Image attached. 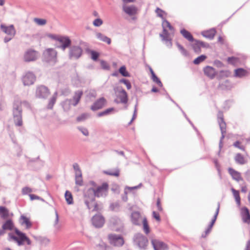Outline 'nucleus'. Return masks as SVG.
<instances>
[{"instance_id": "obj_36", "label": "nucleus", "mask_w": 250, "mask_h": 250, "mask_svg": "<svg viewBox=\"0 0 250 250\" xmlns=\"http://www.w3.org/2000/svg\"><path fill=\"white\" fill-rule=\"evenodd\" d=\"M57 94V92H55L52 97L49 100V102L47 105L48 109H52L53 108V106L56 102Z\"/></svg>"}, {"instance_id": "obj_41", "label": "nucleus", "mask_w": 250, "mask_h": 250, "mask_svg": "<svg viewBox=\"0 0 250 250\" xmlns=\"http://www.w3.org/2000/svg\"><path fill=\"white\" fill-rule=\"evenodd\" d=\"M234 159L236 163L240 165H244L246 162L244 156L240 153H237Z\"/></svg>"}, {"instance_id": "obj_13", "label": "nucleus", "mask_w": 250, "mask_h": 250, "mask_svg": "<svg viewBox=\"0 0 250 250\" xmlns=\"http://www.w3.org/2000/svg\"><path fill=\"white\" fill-rule=\"evenodd\" d=\"M43 57L47 62L54 61L57 57V52L54 49L48 48L43 52Z\"/></svg>"}, {"instance_id": "obj_5", "label": "nucleus", "mask_w": 250, "mask_h": 250, "mask_svg": "<svg viewBox=\"0 0 250 250\" xmlns=\"http://www.w3.org/2000/svg\"><path fill=\"white\" fill-rule=\"evenodd\" d=\"M218 122L219 125L220 129L221 132V137L219 142V149L220 150L223 147V140L225 138V134L226 133V124L224 120V116L223 112L219 111L217 114Z\"/></svg>"}, {"instance_id": "obj_47", "label": "nucleus", "mask_w": 250, "mask_h": 250, "mask_svg": "<svg viewBox=\"0 0 250 250\" xmlns=\"http://www.w3.org/2000/svg\"><path fill=\"white\" fill-rule=\"evenodd\" d=\"M176 45L178 48L181 53L185 57H188L189 55L188 51L184 48V47L178 42L176 43Z\"/></svg>"}, {"instance_id": "obj_38", "label": "nucleus", "mask_w": 250, "mask_h": 250, "mask_svg": "<svg viewBox=\"0 0 250 250\" xmlns=\"http://www.w3.org/2000/svg\"><path fill=\"white\" fill-rule=\"evenodd\" d=\"M8 216V210L5 207L0 206V217L3 219H6Z\"/></svg>"}, {"instance_id": "obj_39", "label": "nucleus", "mask_w": 250, "mask_h": 250, "mask_svg": "<svg viewBox=\"0 0 250 250\" xmlns=\"http://www.w3.org/2000/svg\"><path fill=\"white\" fill-rule=\"evenodd\" d=\"M96 248L98 250H109L111 249L110 246L107 245L103 241H101L98 244L96 245Z\"/></svg>"}, {"instance_id": "obj_56", "label": "nucleus", "mask_w": 250, "mask_h": 250, "mask_svg": "<svg viewBox=\"0 0 250 250\" xmlns=\"http://www.w3.org/2000/svg\"><path fill=\"white\" fill-rule=\"evenodd\" d=\"M32 192V189L28 187H24L22 188L21 192L23 195H26L29 193Z\"/></svg>"}, {"instance_id": "obj_16", "label": "nucleus", "mask_w": 250, "mask_h": 250, "mask_svg": "<svg viewBox=\"0 0 250 250\" xmlns=\"http://www.w3.org/2000/svg\"><path fill=\"white\" fill-rule=\"evenodd\" d=\"M36 80L35 75L31 72H28L22 77V82L24 85L33 84Z\"/></svg>"}, {"instance_id": "obj_11", "label": "nucleus", "mask_w": 250, "mask_h": 250, "mask_svg": "<svg viewBox=\"0 0 250 250\" xmlns=\"http://www.w3.org/2000/svg\"><path fill=\"white\" fill-rule=\"evenodd\" d=\"M191 46L194 52L199 54L201 52V47L208 48L209 47V44L202 41L195 40L191 42Z\"/></svg>"}, {"instance_id": "obj_51", "label": "nucleus", "mask_w": 250, "mask_h": 250, "mask_svg": "<svg viewBox=\"0 0 250 250\" xmlns=\"http://www.w3.org/2000/svg\"><path fill=\"white\" fill-rule=\"evenodd\" d=\"M151 78L153 82L157 84L159 86H163L162 83L155 74H153L152 76H151Z\"/></svg>"}, {"instance_id": "obj_6", "label": "nucleus", "mask_w": 250, "mask_h": 250, "mask_svg": "<svg viewBox=\"0 0 250 250\" xmlns=\"http://www.w3.org/2000/svg\"><path fill=\"white\" fill-rule=\"evenodd\" d=\"M107 239L109 243L115 247H121L125 243L124 239L121 234L109 233Z\"/></svg>"}, {"instance_id": "obj_9", "label": "nucleus", "mask_w": 250, "mask_h": 250, "mask_svg": "<svg viewBox=\"0 0 250 250\" xmlns=\"http://www.w3.org/2000/svg\"><path fill=\"white\" fill-rule=\"evenodd\" d=\"M134 243L141 249H146L148 240L147 238L141 233L136 234L133 238Z\"/></svg>"}, {"instance_id": "obj_20", "label": "nucleus", "mask_w": 250, "mask_h": 250, "mask_svg": "<svg viewBox=\"0 0 250 250\" xmlns=\"http://www.w3.org/2000/svg\"><path fill=\"white\" fill-rule=\"evenodd\" d=\"M1 30L8 35L13 37L16 34V30L13 25L11 24L9 26H6L4 24L0 25Z\"/></svg>"}, {"instance_id": "obj_35", "label": "nucleus", "mask_w": 250, "mask_h": 250, "mask_svg": "<svg viewBox=\"0 0 250 250\" xmlns=\"http://www.w3.org/2000/svg\"><path fill=\"white\" fill-rule=\"evenodd\" d=\"M35 238L36 240L37 241H38L41 245L43 246H47L50 242L49 239L46 237L39 236V237H35Z\"/></svg>"}, {"instance_id": "obj_22", "label": "nucleus", "mask_w": 250, "mask_h": 250, "mask_svg": "<svg viewBox=\"0 0 250 250\" xmlns=\"http://www.w3.org/2000/svg\"><path fill=\"white\" fill-rule=\"evenodd\" d=\"M123 11L130 16L135 15L137 13V8L134 5L123 6Z\"/></svg>"}, {"instance_id": "obj_49", "label": "nucleus", "mask_w": 250, "mask_h": 250, "mask_svg": "<svg viewBox=\"0 0 250 250\" xmlns=\"http://www.w3.org/2000/svg\"><path fill=\"white\" fill-rule=\"evenodd\" d=\"M207 58V56L205 55H202L196 58L194 61L193 63L195 64H199L201 62H203Z\"/></svg>"}, {"instance_id": "obj_46", "label": "nucleus", "mask_w": 250, "mask_h": 250, "mask_svg": "<svg viewBox=\"0 0 250 250\" xmlns=\"http://www.w3.org/2000/svg\"><path fill=\"white\" fill-rule=\"evenodd\" d=\"M55 220L54 223V228L56 230H59L61 228V225L59 223V214L57 211H55Z\"/></svg>"}, {"instance_id": "obj_50", "label": "nucleus", "mask_w": 250, "mask_h": 250, "mask_svg": "<svg viewBox=\"0 0 250 250\" xmlns=\"http://www.w3.org/2000/svg\"><path fill=\"white\" fill-rule=\"evenodd\" d=\"M227 61L229 63L235 65L238 62L239 59L234 57H229L228 58Z\"/></svg>"}, {"instance_id": "obj_62", "label": "nucleus", "mask_w": 250, "mask_h": 250, "mask_svg": "<svg viewBox=\"0 0 250 250\" xmlns=\"http://www.w3.org/2000/svg\"><path fill=\"white\" fill-rule=\"evenodd\" d=\"M90 210L92 211H98L99 210L98 204L95 202V201L92 204V208Z\"/></svg>"}, {"instance_id": "obj_21", "label": "nucleus", "mask_w": 250, "mask_h": 250, "mask_svg": "<svg viewBox=\"0 0 250 250\" xmlns=\"http://www.w3.org/2000/svg\"><path fill=\"white\" fill-rule=\"evenodd\" d=\"M163 28V33L160 34V37L162 38L163 41L165 42L166 45L169 47H171L172 46L171 40L169 39V33L166 28Z\"/></svg>"}, {"instance_id": "obj_58", "label": "nucleus", "mask_w": 250, "mask_h": 250, "mask_svg": "<svg viewBox=\"0 0 250 250\" xmlns=\"http://www.w3.org/2000/svg\"><path fill=\"white\" fill-rule=\"evenodd\" d=\"M142 186V184L140 183L138 186H134V187H126L125 188V189L127 191V190L131 191L132 190L134 189H137L139 188H140Z\"/></svg>"}, {"instance_id": "obj_64", "label": "nucleus", "mask_w": 250, "mask_h": 250, "mask_svg": "<svg viewBox=\"0 0 250 250\" xmlns=\"http://www.w3.org/2000/svg\"><path fill=\"white\" fill-rule=\"evenodd\" d=\"M152 216H153V217L157 221H158L159 222L161 221V218H160L159 214L158 213L156 212V211H153Z\"/></svg>"}, {"instance_id": "obj_43", "label": "nucleus", "mask_w": 250, "mask_h": 250, "mask_svg": "<svg viewBox=\"0 0 250 250\" xmlns=\"http://www.w3.org/2000/svg\"><path fill=\"white\" fill-rule=\"evenodd\" d=\"M114 108L113 107H110L109 108H107L104 111H103L102 112H99L97 114V116L99 117L104 116L108 115L109 114H110L112 111L114 110Z\"/></svg>"}, {"instance_id": "obj_33", "label": "nucleus", "mask_w": 250, "mask_h": 250, "mask_svg": "<svg viewBox=\"0 0 250 250\" xmlns=\"http://www.w3.org/2000/svg\"><path fill=\"white\" fill-rule=\"evenodd\" d=\"M20 219L21 220V224L22 225H25L26 229H29L31 227L32 224L30 221L29 219L24 216L23 215H21Z\"/></svg>"}, {"instance_id": "obj_2", "label": "nucleus", "mask_w": 250, "mask_h": 250, "mask_svg": "<svg viewBox=\"0 0 250 250\" xmlns=\"http://www.w3.org/2000/svg\"><path fill=\"white\" fill-rule=\"evenodd\" d=\"M14 231L17 236H15L13 233H9L8 237V241H14L17 243L19 246L23 245L25 243L28 245L31 244V240L26 235L25 233L21 231L17 228H15Z\"/></svg>"}, {"instance_id": "obj_42", "label": "nucleus", "mask_w": 250, "mask_h": 250, "mask_svg": "<svg viewBox=\"0 0 250 250\" xmlns=\"http://www.w3.org/2000/svg\"><path fill=\"white\" fill-rule=\"evenodd\" d=\"M75 184L78 186H83V180L82 178V173L79 174H75Z\"/></svg>"}, {"instance_id": "obj_53", "label": "nucleus", "mask_w": 250, "mask_h": 250, "mask_svg": "<svg viewBox=\"0 0 250 250\" xmlns=\"http://www.w3.org/2000/svg\"><path fill=\"white\" fill-rule=\"evenodd\" d=\"M119 82L121 83H124L126 85L127 89L129 90V89H131V84L128 80L125 79H122L120 80Z\"/></svg>"}, {"instance_id": "obj_18", "label": "nucleus", "mask_w": 250, "mask_h": 250, "mask_svg": "<svg viewBox=\"0 0 250 250\" xmlns=\"http://www.w3.org/2000/svg\"><path fill=\"white\" fill-rule=\"evenodd\" d=\"M106 101L104 97H102L96 100L91 106V109L96 111L101 109L106 104Z\"/></svg>"}, {"instance_id": "obj_59", "label": "nucleus", "mask_w": 250, "mask_h": 250, "mask_svg": "<svg viewBox=\"0 0 250 250\" xmlns=\"http://www.w3.org/2000/svg\"><path fill=\"white\" fill-rule=\"evenodd\" d=\"M155 12L157 14V16L160 18H161L162 19H164L163 13H165V11L162 10L161 9L157 7L156 9L155 10Z\"/></svg>"}, {"instance_id": "obj_34", "label": "nucleus", "mask_w": 250, "mask_h": 250, "mask_svg": "<svg viewBox=\"0 0 250 250\" xmlns=\"http://www.w3.org/2000/svg\"><path fill=\"white\" fill-rule=\"evenodd\" d=\"M72 100L66 99L62 103V106L65 111H68L72 105Z\"/></svg>"}, {"instance_id": "obj_27", "label": "nucleus", "mask_w": 250, "mask_h": 250, "mask_svg": "<svg viewBox=\"0 0 250 250\" xmlns=\"http://www.w3.org/2000/svg\"><path fill=\"white\" fill-rule=\"evenodd\" d=\"M216 32V31L215 28H211L208 30L202 31L201 35L206 38L212 40L214 37Z\"/></svg>"}, {"instance_id": "obj_19", "label": "nucleus", "mask_w": 250, "mask_h": 250, "mask_svg": "<svg viewBox=\"0 0 250 250\" xmlns=\"http://www.w3.org/2000/svg\"><path fill=\"white\" fill-rule=\"evenodd\" d=\"M151 243L154 250H167V245L164 242L157 239H152Z\"/></svg>"}, {"instance_id": "obj_29", "label": "nucleus", "mask_w": 250, "mask_h": 250, "mask_svg": "<svg viewBox=\"0 0 250 250\" xmlns=\"http://www.w3.org/2000/svg\"><path fill=\"white\" fill-rule=\"evenodd\" d=\"M248 72L242 68H239L234 70V76L237 78H243L248 75Z\"/></svg>"}, {"instance_id": "obj_14", "label": "nucleus", "mask_w": 250, "mask_h": 250, "mask_svg": "<svg viewBox=\"0 0 250 250\" xmlns=\"http://www.w3.org/2000/svg\"><path fill=\"white\" fill-rule=\"evenodd\" d=\"M48 88L44 85H40L37 87L36 96L41 99H46L49 94Z\"/></svg>"}, {"instance_id": "obj_31", "label": "nucleus", "mask_w": 250, "mask_h": 250, "mask_svg": "<svg viewBox=\"0 0 250 250\" xmlns=\"http://www.w3.org/2000/svg\"><path fill=\"white\" fill-rule=\"evenodd\" d=\"M97 38L101 41L110 44L111 42V39L105 35L103 34L100 32H98L96 34Z\"/></svg>"}, {"instance_id": "obj_57", "label": "nucleus", "mask_w": 250, "mask_h": 250, "mask_svg": "<svg viewBox=\"0 0 250 250\" xmlns=\"http://www.w3.org/2000/svg\"><path fill=\"white\" fill-rule=\"evenodd\" d=\"M103 21L100 18L95 19L93 22V25L96 27L100 26L103 24Z\"/></svg>"}, {"instance_id": "obj_26", "label": "nucleus", "mask_w": 250, "mask_h": 250, "mask_svg": "<svg viewBox=\"0 0 250 250\" xmlns=\"http://www.w3.org/2000/svg\"><path fill=\"white\" fill-rule=\"evenodd\" d=\"M241 215L245 223H250V214L248 208L246 207H243L241 209Z\"/></svg>"}, {"instance_id": "obj_25", "label": "nucleus", "mask_w": 250, "mask_h": 250, "mask_svg": "<svg viewBox=\"0 0 250 250\" xmlns=\"http://www.w3.org/2000/svg\"><path fill=\"white\" fill-rule=\"evenodd\" d=\"M204 72L205 75L211 79L214 78L216 74L215 69L209 66L205 67L204 68Z\"/></svg>"}, {"instance_id": "obj_32", "label": "nucleus", "mask_w": 250, "mask_h": 250, "mask_svg": "<svg viewBox=\"0 0 250 250\" xmlns=\"http://www.w3.org/2000/svg\"><path fill=\"white\" fill-rule=\"evenodd\" d=\"M2 227L5 230H12L14 229V225L11 219L6 220L2 225Z\"/></svg>"}, {"instance_id": "obj_44", "label": "nucleus", "mask_w": 250, "mask_h": 250, "mask_svg": "<svg viewBox=\"0 0 250 250\" xmlns=\"http://www.w3.org/2000/svg\"><path fill=\"white\" fill-rule=\"evenodd\" d=\"M142 223L143 225V230L144 232L146 234H148L150 232V229L147 219L146 217H144L142 219Z\"/></svg>"}, {"instance_id": "obj_7", "label": "nucleus", "mask_w": 250, "mask_h": 250, "mask_svg": "<svg viewBox=\"0 0 250 250\" xmlns=\"http://www.w3.org/2000/svg\"><path fill=\"white\" fill-rule=\"evenodd\" d=\"M51 37L53 39L58 41L61 43L57 47L61 49L62 50L64 51L67 48L70 47L71 41L68 37L55 35H51Z\"/></svg>"}, {"instance_id": "obj_40", "label": "nucleus", "mask_w": 250, "mask_h": 250, "mask_svg": "<svg viewBox=\"0 0 250 250\" xmlns=\"http://www.w3.org/2000/svg\"><path fill=\"white\" fill-rule=\"evenodd\" d=\"M64 197L68 205L73 204V199L71 193L68 190H66L64 194Z\"/></svg>"}, {"instance_id": "obj_63", "label": "nucleus", "mask_w": 250, "mask_h": 250, "mask_svg": "<svg viewBox=\"0 0 250 250\" xmlns=\"http://www.w3.org/2000/svg\"><path fill=\"white\" fill-rule=\"evenodd\" d=\"M240 142L238 141H236L234 144H233V146L235 147H237V148H239L240 149L243 150V151H244L245 150V147L244 146H240Z\"/></svg>"}, {"instance_id": "obj_17", "label": "nucleus", "mask_w": 250, "mask_h": 250, "mask_svg": "<svg viewBox=\"0 0 250 250\" xmlns=\"http://www.w3.org/2000/svg\"><path fill=\"white\" fill-rule=\"evenodd\" d=\"M108 187V184L106 183H104L101 186L98 187L96 189H94L95 197H100L105 196Z\"/></svg>"}, {"instance_id": "obj_8", "label": "nucleus", "mask_w": 250, "mask_h": 250, "mask_svg": "<svg viewBox=\"0 0 250 250\" xmlns=\"http://www.w3.org/2000/svg\"><path fill=\"white\" fill-rule=\"evenodd\" d=\"M109 227L112 230L120 232L123 230V223L117 216H113L109 220Z\"/></svg>"}, {"instance_id": "obj_52", "label": "nucleus", "mask_w": 250, "mask_h": 250, "mask_svg": "<svg viewBox=\"0 0 250 250\" xmlns=\"http://www.w3.org/2000/svg\"><path fill=\"white\" fill-rule=\"evenodd\" d=\"M77 129L85 136H88L89 135V131L88 129L83 126H78Z\"/></svg>"}, {"instance_id": "obj_61", "label": "nucleus", "mask_w": 250, "mask_h": 250, "mask_svg": "<svg viewBox=\"0 0 250 250\" xmlns=\"http://www.w3.org/2000/svg\"><path fill=\"white\" fill-rule=\"evenodd\" d=\"M87 114H83L77 118V121L78 122H82L85 120L87 118Z\"/></svg>"}, {"instance_id": "obj_60", "label": "nucleus", "mask_w": 250, "mask_h": 250, "mask_svg": "<svg viewBox=\"0 0 250 250\" xmlns=\"http://www.w3.org/2000/svg\"><path fill=\"white\" fill-rule=\"evenodd\" d=\"M91 55L92 60L94 61H97L99 56V54L95 51H92L91 52Z\"/></svg>"}, {"instance_id": "obj_28", "label": "nucleus", "mask_w": 250, "mask_h": 250, "mask_svg": "<svg viewBox=\"0 0 250 250\" xmlns=\"http://www.w3.org/2000/svg\"><path fill=\"white\" fill-rule=\"evenodd\" d=\"M83 94V92L82 90H78L75 92L74 95L73 97L72 100V105L74 106H76L79 103L80 100Z\"/></svg>"}, {"instance_id": "obj_30", "label": "nucleus", "mask_w": 250, "mask_h": 250, "mask_svg": "<svg viewBox=\"0 0 250 250\" xmlns=\"http://www.w3.org/2000/svg\"><path fill=\"white\" fill-rule=\"evenodd\" d=\"M180 33L189 42H191L192 41H194V39L192 34L185 29H182L181 30Z\"/></svg>"}, {"instance_id": "obj_3", "label": "nucleus", "mask_w": 250, "mask_h": 250, "mask_svg": "<svg viewBox=\"0 0 250 250\" xmlns=\"http://www.w3.org/2000/svg\"><path fill=\"white\" fill-rule=\"evenodd\" d=\"M114 91L116 94L117 98L114 100L116 104H125L128 101V95L125 90L121 86L114 87Z\"/></svg>"}, {"instance_id": "obj_15", "label": "nucleus", "mask_w": 250, "mask_h": 250, "mask_svg": "<svg viewBox=\"0 0 250 250\" xmlns=\"http://www.w3.org/2000/svg\"><path fill=\"white\" fill-rule=\"evenodd\" d=\"M105 220L104 217L100 214L94 215L92 218L93 225L97 228H102L104 224Z\"/></svg>"}, {"instance_id": "obj_45", "label": "nucleus", "mask_w": 250, "mask_h": 250, "mask_svg": "<svg viewBox=\"0 0 250 250\" xmlns=\"http://www.w3.org/2000/svg\"><path fill=\"white\" fill-rule=\"evenodd\" d=\"M231 191L232 192L233 196H234V197L235 199V200H236L237 204L238 206H240V205L241 199H240V195H239V191L235 190L233 188H231Z\"/></svg>"}, {"instance_id": "obj_12", "label": "nucleus", "mask_w": 250, "mask_h": 250, "mask_svg": "<svg viewBox=\"0 0 250 250\" xmlns=\"http://www.w3.org/2000/svg\"><path fill=\"white\" fill-rule=\"evenodd\" d=\"M38 56V53L32 49H29L25 51L24 54V61L26 62L35 61L37 60Z\"/></svg>"}, {"instance_id": "obj_4", "label": "nucleus", "mask_w": 250, "mask_h": 250, "mask_svg": "<svg viewBox=\"0 0 250 250\" xmlns=\"http://www.w3.org/2000/svg\"><path fill=\"white\" fill-rule=\"evenodd\" d=\"M95 200V192L93 188H89L83 193V201L88 209L92 208V204Z\"/></svg>"}, {"instance_id": "obj_10", "label": "nucleus", "mask_w": 250, "mask_h": 250, "mask_svg": "<svg viewBox=\"0 0 250 250\" xmlns=\"http://www.w3.org/2000/svg\"><path fill=\"white\" fill-rule=\"evenodd\" d=\"M83 53L82 48L77 45H73L69 47L68 57L71 60H77L81 57Z\"/></svg>"}, {"instance_id": "obj_54", "label": "nucleus", "mask_w": 250, "mask_h": 250, "mask_svg": "<svg viewBox=\"0 0 250 250\" xmlns=\"http://www.w3.org/2000/svg\"><path fill=\"white\" fill-rule=\"evenodd\" d=\"M73 167L75 170V174H79L82 173L80 167L77 163H74L73 165Z\"/></svg>"}, {"instance_id": "obj_24", "label": "nucleus", "mask_w": 250, "mask_h": 250, "mask_svg": "<svg viewBox=\"0 0 250 250\" xmlns=\"http://www.w3.org/2000/svg\"><path fill=\"white\" fill-rule=\"evenodd\" d=\"M228 172L229 174L231 176L232 179L234 180L239 182L243 180L242 178L241 177L240 173L235 170L233 168L229 167L228 168Z\"/></svg>"}, {"instance_id": "obj_55", "label": "nucleus", "mask_w": 250, "mask_h": 250, "mask_svg": "<svg viewBox=\"0 0 250 250\" xmlns=\"http://www.w3.org/2000/svg\"><path fill=\"white\" fill-rule=\"evenodd\" d=\"M34 21L38 25H44L46 23V21L44 19H42L35 18Z\"/></svg>"}, {"instance_id": "obj_1", "label": "nucleus", "mask_w": 250, "mask_h": 250, "mask_svg": "<svg viewBox=\"0 0 250 250\" xmlns=\"http://www.w3.org/2000/svg\"><path fill=\"white\" fill-rule=\"evenodd\" d=\"M22 105L26 108L30 107V104L27 101H21L19 98H15L12 111L13 121L16 126H21L23 125Z\"/></svg>"}, {"instance_id": "obj_23", "label": "nucleus", "mask_w": 250, "mask_h": 250, "mask_svg": "<svg viewBox=\"0 0 250 250\" xmlns=\"http://www.w3.org/2000/svg\"><path fill=\"white\" fill-rule=\"evenodd\" d=\"M131 222L135 225H140L141 218L140 213L138 211H134L131 215Z\"/></svg>"}, {"instance_id": "obj_37", "label": "nucleus", "mask_w": 250, "mask_h": 250, "mask_svg": "<svg viewBox=\"0 0 250 250\" xmlns=\"http://www.w3.org/2000/svg\"><path fill=\"white\" fill-rule=\"evenodd\" d=\"M104 173L108 175L114 176L118 177L120 175V170L118 168H116L113 169H110L108 170L104 171Z\"/></svg>"}, {"instance_id": "obj_48", "label": "nucleus", "mask_w": 250, "mask_h": 250, "mask_svg": "<svg viewBox=\"0 0 250 250\" xmlns=\"http://www.w3.org/2000/svg\"><path fill=\"white\" fill-rule=\"evenodd\" d=\"M119 73L124 77H129L130 74L126 71L125 65L122 66L119 69Z\"/></svg>"}]
</instances>
